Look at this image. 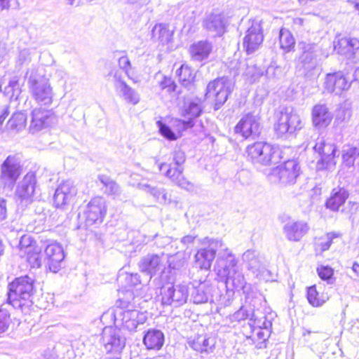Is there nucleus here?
Listing matches in <instances>:
<instances>
[{
	"mask_svg": "<svg viewBox=\"0 0 359 359\" xmlns=\"http://www.w3.org/2000/svg\"><path fill=\"white\" fill-rule=\"evenodd\" d=\"M35 292L32 278L28 276L15 278L8 285L7 302L13 308L22 310L24 307L28 308L32 305Z\"/></svg>",
	"mask_w": 359,
	"mask_h": 359,
	"instance_id": "nucleus-1",
	"label": "nucleus"
},
{
	"mask_svg": "<svg viewBox=\"0 0 359 359\" xmlns=\"http://www.w3.org/2000/svg\"><path fill=\"white\" fill-rule=\"evenodd\" d=\"M247 158L255 165H269L277 163L280 158L279 149L269 143L257 142L248 146Z\"/></svg>",
	"mask_w": 359,
	"mask_h": 359,
	"instance_id": "nucleus-2",
	"label": "nucleus"
},
{
	"mask_svg": "<svg viewBox=\"0 0 359 359\" xmlns=\"http://www.w3.org/2000/svg\"><path fill=\"white\" fill-rule=\"evenodd\" d=\"M32 97L42 106H50L53 102V92L49 79L43 74L32 72L28 79Z\"/></svg>",
	"mask_w": 359,
	"mask_h": 359,
	"instance_id": "nucleus-3",
	"label": "nucleus"
},
{
	"mask_svg": "<svg viewBox=\"0 0 359 359\" xmlns=\"http://www.w3.org/2000/svg\"><path fill=\"white\" fill-rule=\"evenodd\" d=\"M299 48L301 55L299 62L303 73L306 79H311L320 73L319 68V60L317 55V45L315 43L300 41Z\"/></svg>",
	"mask_w": 359,
	"mask_h": 359,
	"instance_id": "nucleus-4",
	"label": "nucleus"
},
{
	"mask_svg": "<svg viewBox=\"0 0 359 359\" xmlns=\"http://www.w3.org/2000/svg\"><path fill=\"white\" fill-rule=\"evenodd\" d=\"M300 173V166L295 160H289L269 170L266 176L273 184L282 186L294 184Z\"/></svg>",
	"mask_w": 359,
	"mask_h": 359,
	"instance_id": "nucleus-5",
	"label": "nucleus"
},
{
	"mask_svg": "<svg viewBox=\"0 0 359 359\" xmlns=\"http://www.w3.org/2000/svg\"><path fill=\"white\" fill-rule=\"evenodd\" d=\"M232 90V81L228 76L219 77L208 84L205 97L214 100V109L218 110L226 102Z\"/></svg>",
	"mask_w": 359,
	"mask_h": 359,
	"instance_id": "nucleus-6",
	"label": "nucleus"
},
{
	"mask_svg": "<svg viewBox=\"0 0 359 359\" xmlns=\"http://www.w3.org/2000/svg\"><path fill=\"white\" fill-rule=\"evenodd\" d=\"M200 242L203 247L195 255V262L201 269L209 270L216 257V252H219L224 244L221 240L208 237L201 239Z\"/></svg>",
	"mask_w": 359,
	"mask_h": 359,
	"instance_id": "nucleus-7",
	"label": "nucleus"
},
{
	"mask_svg": "<svg viewBox=\"0 0 359 359\" xmlns=\"http://www.w3.org/2000/svg\"><path fill=\"white\" fill-rule=\"evenodd\" d=\"M22 172L20 158L9 155L0 165V183L4 188L12 190Z\"/></svg>",
	"mask_w": 359,
	"mask_h": 359,
	"instance_id": "nucleus-8",
	"label": "nucleus"
},
{
	"mask_svg": "<svg viewBox=\"0 0 359 359\" xmlns=\"http://www.w3.org/2000/svg\"><path fill=\"white\" fill-rule=\"evenodd\" d=\"M161 296L163 305L179 307L187 302L189 285L184 283L164 285L161 289Z\"/></svg>",
	"mask_w": 359,
	"mask_h": 359,
	"instance_id": "nucleus-9",
	"label": "nucleus"
},
{
	"mask_svg": "<svg viewBox=\"0 0 359 359\" xmlns=\"http://www.w3.org/2000/svg\"><path fill=\"white\" fill-rule=\"evenodd\" d=\"M301 128L299 116L292 108H284L278 116V121L275 125V131L278 137H286L296 130Z\"/></svg>",
	"mask_w": 359,
	"mask_h": 359,
	"instance_id": "nucleus-10",
	"label": "nucleus"
},
{
	"mask_svg": "<svg viewBox=\"0 0 359 359\" xmlns=\"http://www.w3.org/2000/svg\"><path fill=\"white\" fill-rule=\"evenodd\" d=\"M111 316L114 318L115 323H121V326L129 332H135L139 325H143L147 320V315L137 309H116Z\"/></svg>",
	"mask_w": 359,
	"mask_h": 359,
	"instance_id": "nucleus-11",
	"label": "nucleus"
},
{
	"mask_svg": "<svg viewBox=\"0 0 359 359\" xmlns=\"http://www.w3.org/2000/svg\"><path fill=\"white\" fill-rule=\"evenodd\" d=\"M100 343L107 353H120L126 346V338L121 329L108 326L102 330Z\"/></svg>",
	"mask_w": 359,
	"mask_h": 359,
	"instance_id": "nucleus-12",
	"label": "nucleus"
},
{
	"mask_svg": "<svg viewBox=\"0 0 359 359\" xmlns=\"http://www.w3.org/2000/svg\"><path fill=\"white\" fill-rule=\"evenodd\" d=\"M313 149L320 157L317 162L318 169H331L336 164L337 147L333 143L323 137L318 138Z\"/></svg>",
	"mask_w": 359,
	"mask_h": 359,
	"instance_id": "nucleus-13",
	"label": "nucleus"
},
{
	"mask_svg": "<svg viewBox=\"0 0 359 359\" xmlns=\"http://www.w3.org/2000/svg\"><path fill=\"white\" fill-rule=\"evenodd\" d=\"M237 264L238 260L235 255L224 245L217 254L214 271L221 279H223L238 269Z\"/></svg>",
	"mask_w": 359,
	"mask_h": 359,
	"instance_id": "nucleus-14",
	"label": "nucleus"
},
{
	"mask_svg": "<svg viewBox=\"0 0 359 359\" xmlns=\"http://www.w3.org/2000/svg\"><path fill=\"white\" fill-rule=\"evenodd\" d=\"M260 117L252 113H248L241 118L235 127V133L245 139H255L261 133Z\"/></svg>",
	"mask_w": 359,
	"mask_h": 359,
	"instance_id": "nucleus-15",
	"label": "nucleus"
},
{
	"mask_svg": "<svg viewBox=\"0 0 359 359\" xmlns=\"http://www.w3.org/2000/svg\"><path fill=\"white\" fill-rule=\"evenodd\" d=\"M36 182L35 173L27 172L18 184L15 193L16 201L24 205L31 203L33 201Z\"/></svg>",
	"mask_w": 359,
	"mask_h": 359,
	"instance_id": "nucleus-16",
	"label": "nucleus"
},
{
	"mask_svg": "<svg viewBox=\"0 0 359 359\" xmlns=\"http://www.w3.org/2000/svg\"><path fill=\"white\" fill-rule=\"evenodd\" d=\"M334 49L337 54L355 62H359V40L356 38L336 37Z\"/></svg>",
	"mask_w": 359,
	"mask_h": 359,
	"instance_id": "nucleus-17",
	"label": "nucleus"
},
{
	"mask_svg": "<svg viewBox=\"0 0 359 359\" xmlns=\"http://www.w3.org/2000/svg\"><path fill=\"white\" fill-rule=\"evenodd\" d=\"M159 170L161 172L165 170L164 175L180 188L189 192L196 191V185L183 175V167L172 168L170 164L164 163L159 165Z\"/></svg>",
	"mask_w": 359,
	"mask_h": 359,
	"instance_id": "nucleus-18",
	"label": "nucleus"
},
{
	"mask_svg": "<svg viewBox=\"0 0 359 359\" xmlns=\"http://www.w3.org/2000/svg\"><path fill=\"white\" fill-rule=\"evenodd\" d=\"M264 40L262 27L260 22L253 20L246 32L243 39V46L248 54H252L259 49Z\"/></svg>",
	"mask_w": 359,
	"mask_h": 359,
	"instance_id": "nucleus-19",
	"label": "nucleus"
},
{
	"mask_svg": "<svg viewBox=\"0 0 359 359\" xmlns=\"http://www.w3.org/2000/svg\"><path fill=\"white\" fill-rule=\"evenodd\" d=\"M107 212L105 200L102 197H95L88 203L86 214L87 225H93L102 222Z\"/></svg>",
	"mask_w": 359,
	"mask_h": 359,
	"instance_id": "nucleus-20",
	"label": "nucleus"
},
{
	"mask_svg": "<svg viewBox=\"0 0 359 359\" xmlns=\"http://www.w3.org/2000/svg\"><path fill=\"white\" fill-rule=\"evenodd\" d=\"M77 194L74 182L68 180L60 184L53 196V203L56 208H65Z\"/></svg>",
	"mask_w": 359,
	"mask_h": 359,
	"instance_id": "nucleus-21",
	"label": "nucleus"
},
{
	"mask_svg": "<svg viewBox=\"0 0 359 359\" xmlns=\"http://www.w3.org/2000/svg\"><path fill=\"white\" fill-rule=\"evenodd\" d=\"M139 269L140 271L149 275L150 278L158 272L162 271L163 265V255L159 256L155 254H148L140 261Z\"/></svg>",
	"mask_w": 359,
	"mask_h": 359,
	"instance_id": "nucleus-22",
	"label": "nucleus"
},
{
	"mask_svg": "<svg viewBox=\"0 0 359 359\" xmlns=\"http://www.w3.org/2000/svg\"><path fill=\"white\" fill-rule=\"evenodd\" d=\"M45 255L49 269L54 273L57 272L65 259L62 247L56 243H50L46 246Z\"/></svg>",
	"mask_w": 359,
	"mask_h": 359,
	"instance_id": "nucleus-23",
	"label": "nucleus"
},
{
	"mask_svg": "<svg viewBox=\"0 0 359 359\" xmlns=\"http://www.w3.org/2000/svg\"><path fill=\"white\" fill-rule=\"evenodd\" d=\"M227 20L222 13H212L203 21L204 28L214 36H221L226 29Z\"/></svg>",
	"mask_w": 359,
	"mask_h": 359,
	"instance_id": "nucleus-24",
	"label": "nucleus"
},
{
	"mask_svg": "<svg viewBox=\"0 0 359 359\" xmlns=\"http://www.w3.org/2000/svg\"><path fill=\"white\" fill-rule=\"evenodd\" d=\"M325 88L330 93L340 95L343 91L347 90L351 83L346 79L341 72L327 74L324 83Z\"/></svg>",
	"mask_w": 359,
	"mask_h": 359,
	"instance_id": "nucleus-25",
	"label": "nucleus"
},
{
	"mask_svg": "<svg viewBox=\"0 0 359 359\" xmlns=\"http://www.w3.org/2000/svg\"><path fill=\"white\" fill-rule=\"evenodd\" d=\"M309 226L304 221H290L287 222L283 228V233L290 241H299L307 233Z\"/></svg>",
	"mask_w": 359,
	"mask_h": 359,
	"instance_id": "nucleus-26",
	"label": "nucleus"
},
{
	"mask_svg": "<svg viewBox=\"0 0 359 359\" xmlns=\"http://www.w3.org/2000/svg\"><path fill=\"white\" fill-rule=\"evenodd\" d=\"M54 119L50 111L41 108L35 109L32 113L30 131L33 133L39 132L49 126Z\"/></svg>",
	"mask_w": 359,
	"mask_h": 359,
	"instance_id": "nucleus-27",
	"label": "nucleus"
},
{
	"mask_svg": "<svg viewBox=\"0 0 359 359\" xmlns=\"http://www.w3.org/2000/svg\"><path fill=\"white\" fill-rule=\"evenodd\" d=\"M332 119V114L325 104H316L312 109V121L315 127H327Z\"/></svg>",
	"mask_w": 359,
	"mask_h": 359,
	"instance_id": "nucleus-28",
	"label": "nucleus"
},
{
	"mask_svg": "<svg viewBox=\"0 0 359 359\" xmlns=\"http://www.w3.org/2000/svg\"><path fill=\"white\" fill-rule=\"evenodd\" d=\"M164 334L157 329L148 330L143 337V343L149 350H160L164 344Z\"/></svg>",
	"mask_w": 359,
	"mask_h": 359,
	"instance_id": "nucleus-29",
	"label": "nucleus"
},
{
	"mask_svg": "<svg viewBox=\"0 0 359 359\" xmlns=\"http://www.w3.org/2000/svg\"><path fill=\"white\" fill-rule=\"evenodd\" d=\"M189 346L196 351L201 353H212L215 348L216 341L215 338L207 335H198L189 342Z\"/></svg>",
	"mask_w": 359,
	"mask_h": 359,
	"instance_id": "nucleus-30",
	"label": "nucleus"
},
{
	"mask_svg": "<svg viewBox=\"0 0 359 359\" xmlns=\"http://www.w3.org/2000/svg\"><path fill=\"white\" fill-rule=\"evenodd\" d=\"M212 50V45L206 41H201L192 44L189 48L191 59L201 62L207 59Z\"/></svg>",
	"mask_w": 359,
	"mask_h": 359,
	"instance_id": "nucleus-31",
	"label": "nucleus"
},
{
	"mask_svg": "<svg viewBox=\"0 0 359 359\" xmlns=\"http://www.w3.org/2000/svg\"><path fill=\"white\" fill-rule=\"evenodd\" d=\"M348 197V193L344 188H334L332 189L330 197L326 201V208L332 211H337L344 205Z\"/></svg>",
	"mask_w": 359,
	"mask_h": 359,
	"instance_id": "nucleus-32",
	"label": "nucleus"
},
{
	"mask_svg": "<svg viewBox=\"0 0 359 359\" xmlns=\"http://www.w3.org/2000/svg\"><path fill=\"white\" fill-rule=\"evenodd\" d=\"M202 111L201 107L197 102L191 101L185 103L182 115L187 116V121H183L182 123L185 128H191L194 126V119L201 115Z\"/></svg>",
	"mask_w": 359,
	"mask_h": 359,
	"instance_id": "nucleus-33",
	"label": "nucleus"
},
{
	"mask_svg": "<svg viewBox=\"0 0 359 359\" xmlns=\"http://www.w3.org/2000/svg\"><path fill=\"white\" fill-rule=\"evenodd\" d=\"M243 262L247 264L249 270L253 273L259 271L264 268L263 262L259 252L253 250H246L242 256Z\"/></svg>",
	"mask_w": 359,
	"mask_h": 359,
	"instance_id": "nucleus-34",
	"label": "nucleus"
},
{
	"mask_svg": "<svg viewBox=\"0 0 359 359\" xmlns=\"http://www.w3.org/2000/svg\"><path fill=\"white\" fill-rule=\"evenodd\" d=\"M139 187L152 195L161 204H168L171 202L170 195L164 188L151 187L148 184L140 183Z\"/></svg>",
	"mask_w": 359,
	"mask_h": 359,
	"instance_id": "nucleus-35",
	"label": "nucleus"
},
{
	"mask_svg": "<svg viewBox=\"0 0 359 359\" xmlns=\"http://www.w3.org/2000/svg\"><path fill=\"white\" fill-rule=\"evenodd\" d=\"M172 34L173 32L170 30L168 25L164 23L156 25L151 31L152 37L162 45L168 44L171 41Z\"/></svg>",
	"mask_w": 359,
	"mask_h": 359,
	"instance_id": "nucleus-36",
	"label": "nucleus"
},
{
	"mask_svg": "<svg viewBox=\"0 0 359 359\" xmlns=\"http://www.w3.org/2000/svg\"><path fill=\"white\" fill-rule=\"evenodd\" d=\"M118 95L127 103L133 105L137 104L140 100L139 93L126 82H121L118 86V90H116Z\"/></svg>",
	"mask_w": 359,
	"mask_h": 359,
	"instance_id": "nucleus-37",
	"label": "nucleus"
},
{
	"mask_svg": "<svg viewBox=\"0 0 359 359\" xmlns=\"http://www.w3.org/2000/svg\"><path fill=\"white\" fill-rule=\"evenodd\" d=\"M222 280H225L226 286L231 287V290H243L244 293L246 292V283L244 276L238 269Z\"/></svg>",
	"mask_w": 359,
	"mask_h": 359,
	"instance_id": "nucleus-38",
	"label": "nucleus"
},
{
	"mask_svg": "<svg viewBox=\"0 0 359 359\" xmlns=\"http://www.w3.org/2000/svg\"><path fill=\"white\" fill-rule=\"evenodd\" d=\"M306 297L309 303L313 307L321 306L329 299L328 294L324 292L320 293L316 285L307 287Z\"/></svg>",
	"mask_w": 359,
	"mask_h": 359,
	"instance_id": "nucleus-39",
	"label": "nucleus"
},
{
	"mask_svg": "<svg viewBox=\"0 0 359 359\" xmlns=\"http://www.w3.org/2000/svg\"><path fill=\"white\" fill-rule=\"evenodd\" d=\"M210 289L205 284H200L198 287L192 288L191 299L196 304L208 302L210 298Z\"/></svg>",
	"mask_w": 359,
	"mask_h": 359,
	"instance_id": "nucleus-40",
	"label": "nucleus"
},
{
	"mask_svg": "<svg viewBox=\"0 0 359 359\" xmlns=\"http://www.w3.org/2000/svg\"><path fill=\"white\" fill-rule=\"evenodd\" d=\"M98 180L101 182L104 187V193L107 195L117 196L121 193L119 185L111 177L106 175H99L97 176Z\"/></svg>",
	"mask_w": 359,
	"mask_h": 359,
	"instance_id": "nucleus-41",
	"label": "nucleus"
},
{
	"mask_svg": "<svg viewBox=\"0 0 359 359\" xmlns=\"http://www.w3.org/2000/svg\"><path fill=\"white\" fill-rule=\"evenodd\" d=\"M279 42L280 48L285 52H290L294 48L295 41L291 32L282 28L279 32Z\"/></svg>",
	"mask_w": 359,
	"mask_h": 359,
	"instance_id": "nucleus-42",
	"label": "nucleus"
},
{
	"mask_svg": "<svg viewBox=\"0 0 359 359\" xmlns=\"http://www.w3.org/2000/svg\"><path fill=\"white\" fill-rule=\"evenodd\" d=\"M359 156V147L346 146L342 151V158L344 164L351 168L354 165L355 158Z\"/></svg>",
	"mask_w": 359,
	"mask_h": 359,
	"instance_id": "nucleus-43",
	"label": "nucleus"
},
{
	"mask_svg": "<svg viewBox=\"0 0 359 359\" xmlns=\"http://www.w3.org/2000/svg\"><path fill=\"white\" fill-rule=\"evenodd\" d=\"M26 115L22 112L14 113L7 123L9 130L19 131L25 128L26 124Z\"/></svg>",
	"mask_w": 359,
	"mask_h": 359,
	"instance_id": "nucleus-44",
	"label": "nucleus"
},
{
	"mask_svg": "<svg viewBox=\"0 0 359 359\" xmlns=\"http://www.w3.org/2000/svg\"><path fill=\"white\" fill-rule=\"evenodd\" d=\"M41 249L38 245L26 251L22 254V257L26 255L27 261L33 268H39L41 265Z\"/></svg>",
	"mask_w": 359,
	"mask_h": 359,
	"instance_id": "nucleus-45",
	"label": "nucleus"
},
{
	"mask_svg": "<svg viewBox=\"0 0 359 359\" xmlns=\"http://www.w3.org/2000/svg\"><path fill=\"white\" fill-rule=\"evenodd\" d=\"M177 74L178 75L179 81L185 87H188L195 77L194 71L189 67L184 65H182L181 67L177 70Z\"/></svg>",
	"mask_w": 359,
	"mask_h": 359,
	"instance_id": "nucleus-46",
	"label": "nucleus"
},
{
	"mask_svg": "<svg viewBox=\"0 0 359 359\" xmlns=\"http://www.w3.org/2000/svg\"><path fill=\"white\" fill-rule=\"evenodd\" d=\"M4 93L11 99L17 100L21 93L20 83L17 76L13 77L4 88Z\"/></svg>",
	"mask_w": 359,
	"mask_h": 359,
	"instance_id": "nucleus-47",
	"label": "nucleus"
},
{
	"mask_svg": "<svg viewBox=\"0 0 359 359\" xmlns=\"http://www.w3.org/2000/svg\"><path fill=\"white\" fill-rule=\"evenodd\" d=\"M340 236V233L336 232H330L325 236H321L317 239L316 245L320 248L321 252L327 250L332 243V241Z\"/></svg>",
	"mask_w": 359,
	"mask_h": 359,
	"instance_id": "nucleus-48",
	"label": "nucleus"
},
{
	"mask_svg": "<svg viewBox=\"0 0 359 359\" xmlns=\"http://www.w3.org/2000/svg\"><path fill=\"white\" fill-rule=\"evenodd\" d=\"M351 116V107L346 104H341L337 110L335 122L337 124L346 123Z\"/></svg>",
	"mask_w": 359,
	"mask_h": 359,
	"instance_id": "nucleus-49",
	"label": "nucleus"
},
{
	"mask_svg": "<svg viewBox=\"0 0 359 359\" xmlns=\"http://www.w3.org/2000/svg\"><path fill=\"white\" fill-rule=\"evenodd\" d=\"M245 65L246 64L245 62L241 61L239 59L236 58L231 60L226 64L230 76L233 77L238 75Z\"/></svg>",
	"mask_w": 359,
	"mask_h": 359,
	"instance_id": "nucleus-50",
	"label": "nucleus"
},
{
	"mask_svg": "<svg viewBox=\"0 0 359 359\" xmlns=\"http://www.w3.org/2000/svg\"><path fill=\"white\" fill-rule=\"evenodd\" d=\"M317 272L319 277L325 281H327L328 284H333L334 278H333L334 271L328 266H320L317 268Z\"/></svg>",
	"mask_w": 359,
	"mask_h": 359,
	"instance_id": "nucleus-51",
	"label": "nucleus"
},
{
	"mask_svg": "<svg viewBox=\"0 0 359 359\" xmlns=\"http://www.w3.org/2000/svg\"><path fill=\"white\" fill-rule=\"evenodd\" d=\"M36 245H37L36 242L30 236H22L19 242L20 256L22 257L24 252L34 248Z\"/></svg>",
	"mask_w": 359,
	"mask_h": 359,
	"instance_id": "nucleus-52",
	"label": "nucleus"
},
{
	"mask_svg": "<svg viewBox=\"0 0 359 359\" xmlns=\"http://www.w3.org/2000/svg\"><path fill=\"white\" fill-rule=\"evenodd\" d=\"M233 318L238 321L248 318L250 321H254V323H255V313L252 309H248L247 308L242 306L234 313Z\"/></svg>",
	"mask_w": 359,
	"mask_h": 359,
	"instance_id": "nucleus-53",
	"label": "nucleus"
},
{
	"mask_svg": "<svg viewBox=\"0 0 359 359\" xmlns=\"http://www.w3.org/2000/svg\"><path fill=\"white\" fill-rule=\"evenodd\" d=\"M156 124L158 127L159 132L163 137L170 141L177 140L176 134L168 126L161 121H158Z\"/></svg>",
	"mask_w": 359,
	"mask_h": 359,
	"instance_id": "nucleus-54",
	"label": "nucleus"
},
{
	"mask_svg": "<svg viewBox=\"0 0 359 359\" xmlns=\"http://www.w3.org/2000/svg\"><path fill=\"white\" fill-rule=\"evenodd\" d=\"M161 90H166L168 93L175 92L177 85L170 77L163 76V79L158 82Z\"/></svg>",
	"mask_w": 359,
	"mask_h": 359,
	"instance_id": "nucleus-55",
	"label": "nucleus"
},
{
	"mask_svg": "<svg viewBox=\"0 0 359 359\" xmlns=\"http://www.w3.org/2000/svg\"><path fill=\"white\" fill-rule=\"evenodd\" d=\"M173 161L177 168L182 167V165L186 161L185 153L180 149H175L172 154Z\"/></svg>",
	"mask_w": 359,
	"mask_h": 359,
	"instance_id": "nucleus-56",
	"label": "nucleus"
},
{
	"mask_svg": "<svg viewBox=\"0 0 359 359\" xmlns=\"http://www.w3.org/2000/svg\"><path fill=\"white\" fill-rule=\"evenodd\" d=\"M245 74L252 80L255 81L263 75V72L255 66H248Z\"/></svg>",
	"mask_w": 359,
	"mask_h": 359,
	"instance_id": "nucleus-57",
	"label": "nucleus"
},
{
	"mask_svg": "<svg viewBox=\"0 0 359 359\" xmlns=\"http://www.w3.org/2000/svg\"><path fill=\"white\" fill-rule=\"evenodd\" d=\"M281 75V68L278 66H269L266 70V76L268 78H278Z\"/></svg>",
	"mask_w": 359,
	"mask_h": 359,
	"instance_id": "nucleus-58",
	"label": "nucleus"
},
{
	"mask_svg": "<svg viewBox=\"0 0 359 359\" xmlns=\"http://www.w3.org/2000/svg\"><path fill=\"white\" fill-rule=\"evenodd\" d=\"M118 66L128 74L129 69L131 68L129 58L126 55L120 57L118 59Z\"/></svg>",
	"mask_w": 359,
	"mask_h": 359,
	"instance_id": "nucleus-59",
	"label": "nucleus"
},
{
	"mask_svg": "<svg viewBox=\"0 0 359 359\" xmlns=\"http://www.w3.org/2000/svg\"><path fill=\"white\" fill-rule=\"evenodd\" d=\"M126 280L130 286H136L141 283L140 275L135 273H127Z\"/></svg>",
	"mask_w": 359,
	"mask_h": 359,
	"instance_id": "nucleus-60",
	"label": "nucleus"
},
{
	"mask_svg": "<svg viewBox=\"0 0 359 359\" xmlns=\"http://www.w3.org/2000/svg\"><path fill=\"white\" fill-rule=\"evenodd\" d=\"M306 25L305 24V20L301 18H294L293 20V27L294 29L297 32L302 33L304 29H306Z\"/></svg>",
	"mask_w": 359,
	"mask_h": 359,
	"instance_id": "nucleus-61",
	"label": "nucleus"
},
{
	"mask_svg": "<svg viewBox=\"0 0 359 359\" xmlns=\"http://www.w3.org/2000/svg\"><path fill=\"white\" fill-rule=\"evenodd\" d=\"M9 325V317L3 313H0V333L4 332Z\"/></svg>",
	"mask_w": 359,
	"mask_h": 359,
	"instance_id": "nucleus-62",
	"label": "nucleus"
},
{
	"mask_svg": "<svg viewBox=\"0 0 359 359\" xmlns=\"http://www.w3.org/2000/svg\"><path fill=\"white\" fill-rule=\"evenodd\" d=\"M7 216V207L6 201L0 198V222L6 218Z\"/></svg>",
	"mask_w": 359,
	"mask_h": 359,
	"instance_id": "nucleus-63",
	"label": "nucleus"
},
{
	"mask_svg": "<svg viewBox=\"0 0 359 359\" xmlns=\"http://www.w3.org/2000/svg\"><path fill=\"white\" fill-rule=\"evenodd\" d=\"M9 114L10 111L8 106H4L0 108V128H1L4 121L9 115Z\"/></svg>",
	"mask_w": 359,
	"mask_h": 359,
	"instance_id": "nucleus-64",
	"label": "nucleus"
}]
</instances>
